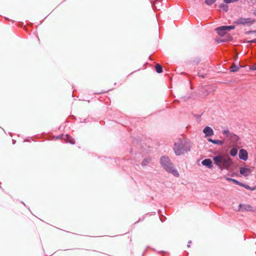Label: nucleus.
<instances>
[{
    "label": "nucleus",
    "mask_w": 256,
    "mask_h": 256,
    "mask_svg": "<svg viewBox=\"0 0 256 256\" xmlns=\"http://www.w3.org/2000/svg\"><path fill=\"white\" fill-rule=\"evenodd\" d=\"M214 164L221 170H230L233 164L232 158L228 155L218 154L213 157Z\"/></svg>",
    "instance_id": "f257e3e1"
},
{
    "label": "nucleus",
    "mask_w": 256,
    "mask_h": 256,
    "mask_svg": "<svg viewBox=\"0 0 256 256\" xmlns=\"http://www.w3.org/2000/svg\"><path fill=\"white\" fill-rule=\"evenodd\" d=\"M160 164L162 166L168 173L172 174L174 176L178 177L180 174L176 169L168 156H162L160 158Z\"/></svg>",
    "instance_id": "f03ea898"
},
{
    "label": "nucleus",
    "mask_w": 256,
    "mask_h": 256,
    "mask_svg": "<svg viewBox=\"0 0 256 256\" xmlns=\"http://www.w3.org/2000/svg\"><path fill=\"white\" fill-rule=\"evenodd\" d=\"M190 146L188 144L183 142L180 140L174 142V150L176 156H180L190 151Z\"/></svg>",
    "instance_id": "7ed1b4c3"
},
{
    "label": "nucleus",
    "mask_w": 256,
    "mask_h": 256,
    "mask_svg": "<svg viewBox=\"0 0 256 256\" xmlns=\"http://www.w3.org/2000/svg\"><path fill=\"white\" fill-rule=\"evenodd\" d=\"M235 26L234 25L230 26H218L216 28V31L217 34L221 37H222L226 34L228 32L234 29Z\"/></svg>",
    "instance_id": "20e7f679"
},
{
    "label": "nucleus",
    "mask_w": 256,
    "mask_h": 256,
    "mask_svg": "<svg viewBox=\"0 0 256 256\" xmlns=\"http://www.w3.org/2000/svg\"><path fill=\"white\" fill-rule=\"evenodd\" d=\"M255 20L250 18H240L238 19L234 22L237 24H242L243 26H250L252 25Z\"/></svg>",
    "instance_id": "39448f33"
},
{
    "label": "nucleus",
    "mask_w": 256,
    "mask_h": 256,
    "mask_svg": "<svg viewBox=\"0 0 256 256\" xmlns=\"http://www.w3.org/2000/svg\"><path fill=\"white\" fill-rule=\"evenodd\" d=\"M56 138L58 139L63 138L66 143H70L72 144H74L75 143L74 139L68 134L66 135H64L62 134H60L56 136Z\"/></svg>",
    "instance_id": "423d86ee"
},
{
    "label": "nucleus",
    "mask_w": 256,
    "mask_h": 256,
    "mask_svg": "<svg viewBox=\"0 0 256 256\" xmlns=\"http://www.w3.org/2000/svg\"><path fill=\"white\" fill-rule=\"evenodd\" d=\"M239 158L244 161H246L248 158V152L244 149H240L238 154Z\"/></svg>",
    "instance_id": "0eeeda50"
},
{
    "label": "nucleus",
    "mask_w": 256,
    "mask_h": 256,
    "mask_svg": "<svg viewBox=\"0 0 256 256\" xmlns=\"http://www.w3.org/2000/svg\"><path fill=\"white\" fill-rule=\"evenodd\" d=\"M252 172V170L250 168L242 166L240 168V173L245 177L248 176Z\"/></svg>",
    "instance_id": "6e6552de"
},
{
    "label": "nucleus",
    "mask_w": 256,
    "mask_h": 256,
    "mask_svg": "<svg viewBox=\"0 0 256 256\" xmlns=\"http://www.w3.org/2000/svg\"><path fill=\"white\" fill-rule=\"evenodd\" d=\"M240 210L242 211L254 212V208L249 204H240Z\"/></svg>",
    "instance_id": "1a4fd4ad"
},
{
    "label": "nucleus",
    "mask_w": 256,
    "mask_h": 256,
    "mask_svg": "<svg viewBox=\"0 0 256 256\" xmlns=\"http://www.w3.org/2000/svg\"><path fill=\"white\" fill-rule=\"evenodd\" d=\"M203 132L205 134L206 137H208L214 135V130L210 127L206 126L203 130Z\"/></svg>",
    "instance_id": "9d476101"
},
{
    "label": "nucleus",
    "mask_w": 256,
    "mask_h": 256,
    "mask_svg": "<svg viewBox=\"0 0 256 256\" xmlns=\"http://www.w3.org/2000/svg\"><path fill=\"white\" fill-rule=\"evenodd\" d=\"M232 40V37L230 34H226L225 37L222 38H217L216 41L218 43L230 42Z\"/></svg>",
    "instance_id": "9b49d317"
},
{
    "label": "nucleus",
    "mask_w": 256,
    "mask_h": 256,
    "mask_svg": "<svg viewBox=\"0 0 256 256\" xmlns=\"http://www.w3.org/2000/svg\"><path fill=\"white\" fill-rule=\"evenodd\" d=\"M202 164L208 168H210L212 167V162L210 158H206L202 162Z\"/></svg>",
    "instance_id": "f8f14e48"
},
{
    "label": "nucleus",
    "mask_w": 256,
    "mask_h": 256,
    "mask_svg": "<svg viewBox=\"0 0 256 256\" xmlns=\"http://www.w3.org/2000/svg\"><path fill=\"white\" fill-rule=\"evenodd\" d=\"M229 138L233 142H234V143H237L240 140V138L239 137L236 136V134H234V133H232V135L230 136V138Z\"/></svg>",
    "instance_id": "ddd939ff"
},
{
    "label": "nucleus",
    "mask_w": 256,
    "mask_h": 256,
    "mask_svg": "<svg viewBox=\"0 0 256 256\" xmlns=\"http://www.w3.org/2000/svg\"><path fill=\"white\" fill-rule=\"evenodd\" d=\"M151 161V158H146L143 160L142 162V166L144 167L146 166Z\"/></svg>",
    "instance_id": "4468645a"
},
{
    "label": "nucleus",
    "mask_w": 256,
    "mask_h": 256,
    "mask_svg": "<svg viewBox=\"0 0 256 256\" xmlns=\"http://www.w3.org/2000/svg\"><path fill=\"white\" fill-rule=\"evenodd\" d=\"M221 4L219 7L220 8L223 10L224 12H227L228 10V6L227 4Z\"/></svg>",
    "instance_id": "2eb2a0df"
},
{
    "label": "nucleus",
    "mask_w": 256,
    "mask_h": 256,
    "mask_svg": "<svg viewBox=\"0 0 256 256\" xmlns=\"http://www.w3.org/2000/svg\"><path fill=\"white\" fill-rule=\"evenodd\" d=\"M238 154V149L236 148H232L230 152V154L232 156H235Z\"/></svg>",
    "instance_id": "dca6fc26"
},
{
    "label": "nucleus",
    "mask_w": 256,
    "mask_h": 256,
    "mask_svg": "<svg viewBox=\"0 0 256 256\" xmlns=\"http://www.w3.org/2000/svg\"><path fill=\"white\" fill-rule=\"evenodd\" d=\"M232 133V132H230L228 129L224 130L222 131V134L228 138H230Z\"/></svg>",
    "instance_id": "f3484780"
},
{
    "label": "nucleus",
    "mask_w": 256,
    "mask_h": 256,
    "mask_svg": "<svg viewBox=\"0 0 256 256\" xmlns=\"http://www.w3.org/2000/svg\"><path fill=\"white\" fill-rule=\"evenodd\" d=\"M155 69L158 74H160L162 72V68L160 64H156V65Z\"/></svg>",
    "instance_id": "a211bd4d"
},
{
    "label": "nucleus",
    "mask_w": 256,
    "mask_h": 256,
    "mask_svg": "<svg viewBox=\"0 0 256 256\" xmlns=\"http://www.w3.org/2000/svg\"><path fill=\"white\" fill-rule=\"evenodd\" d=\"M239 70V66L236 65H234L230 68V71L232 72H236Z\"/></svg>",
    "instance_id": "6ab92c4d"
},
{
    "label": "nucleus",
    "mask_w": 256,
    "mask_h": 256,
    "mask_svg": "<svg viewBox=\"0 0 256 256\" xmlns=\"http://www.w3.org/2000/svg\"><path fill=\"white\" fill-rule=\"evenodd\" d=\"M213 144L218 145V146H222L224 144V142L223 140H213Z\"/></svg>",
    "instance_id": "aec40b11"
},
{
    "label": "nucleus",
    "mask_w": 256,
    "mask_h": 256,
    "mask_svg": "<svg viewBox=\"0 0 256 256\" xmlns=\"http://www.w3.org/2000/svg\"><path fill=\"white\" fill-rule=\"evenodd\" d=\"M216 0H205V3L208 6H211L216 2Z\"/></svg>",
    "instance_id": "412c9836"
},
{
    "label": "nucleus",
    "mask_w": 256,
    "mask_h": 256,
    "mask_svg": "<svg viewBox=\"0 0 256 256\" xmlns=\"http://www.w3.org/2000/svg\"><path fill=\"white\" fill-rule=\"evenodd\" d=\"M226 180L228 182H232L234 184H236V182L237 180H236V179H234V178H228V177L226 178Z\"/></svg>",
    "instance_id": "4be33fe9"
},
{
    "label": "nucleus",
    "mask_w": 256,
    "mask_h": 256,
    "mask_svg": "<svg viewBox=\"0 0 256 256\" xmlns=\"http://www.w3.org/2000/svg\"><path fill=\"white\" fill-rule=\"evenodd\" d=\"M239 0H224V2L226 4H230L238 2Z\"/></svg>",
    "instance_id": "5701e85b"
},
{
    "label": "nucleus",
    "mask_w": 256,
    "mask_h": 256,
    "mask_svg": "<svg viewBox=\"0 0 256 256\" xmlns=\"http://www.w3.org/2000/svg\"><path fill=\"white\" fill-rule=\"evenodd\" d=\"M243 187L248 190H254V188H252L248 185L246 184H244Z\"/></svg>",
    "instance_id": "b1692460"
},
{
    "label": "nucleus",
    "mask_w": 256,
    "mask_h": 256,
    "mask_svg": "<svg viewBox=\"0 0 256 256\" xmlns=\"http://www.w3.org/2000/svg\"><path fill=\"white\" fill-rule=\"evenodd\" d=\"M248 42L250 44L256 43V38L252 40H248Z\"/></svg>",
    "instance_id": "393cba45"
},
{
    "label": "nucleus",
    "mask_w": 256,
    "mask_h": 256,
    "mask_svg": "<svg viewBox=\"0 0 256 256\" xmlns=\"http://www.w3.org/2000/svg\"><path fill=\"white\" fill-rule=\"evenodd\" d=\"M244 184V183H242L238 180H237V182H236V184L242 186V187H243Z\"/></svg>",
    "instance_id": "a878e982"
},
{
    "label": "nucleus",
    "mask_w": 256,
    "mask_h": 256,
    "mask_svg": "<svg viewBox=\"0 0 256 256\" xmlns=\"http://www.w3.org/2000/svg\"><path fill=\"white\" fill-rule=\"evenodd\" d=\"M244 184V183H242L238 180H237V182H236V184L242 186V187H243Z\"/></svg>",
    "instance_id": "bb28decb"
},
{
    "label": "nucleus",
    "mask_w": 256,
    "mask_h": 256,
    "mask_svg": "<svg viewBox=\"0 0 256 256\" xmlns=\"http://www.w3.org/2000/svg\"><path fill=\"white\" fill-rule=\"evenodd\" d=\"M250 70H256V64L252 66L250 68Z\"/></svg>",
    "instance_id": "cd10ccee"
},
{
    "label": "nucleus",
    "mask_w": 256,
    "mask_h": 256,
    "mask_svg": "<svg viewBox=\"0 0 256 256\" xmlns=\"http://www.w3.org/2000/svg\"><path fill=\"white\" fill-rule=\"evenodd\" d=\"M198 76L200 77H202V78H204L206 77V74H201L200 72H198Z\"/></svg>",
    "instance_id": "c85d7f7f"
},
{
    "label": "nucleus",
    "mask_w": 256,
    "mask_h": 256,
    "mask_svg": "<svg viewBox=\"0 0 256 256\" xmlns=\"http://www.w3.org/2000/svg\"><path fill=\"white\" fill-rule=\"evenodd\" d=\"M213 140V139H212V138H208V140L209 142H212V144H213V143H214L213 140Z\"/></svg>",
    "instance_id": "c756f323"
},
{
    "label": "nucleus",
    "mask_w": 256,
    "mask_h": 256,
    "mask_svg": "<svg viewBox=\"0 0 256 256\" xmlns=\"http://www.w3.org/2000/svg\"><path fill=\"white\" fill-rule=\"evenodd\" d=\"M250 34H255V33H256V30H250Z\"/></svg>",
    "instance_id": "7c9ffc66"
},
{
    "label": "nucleus",
    "mask_w": 256,
    "mask_h": 256,
    "mask_svg": "<svg viewBox=\"0 0 256 256\" xmlns=\"http://www.w3.org/2000/svg\"><path fill=\"white\" fill-rule=\"evenodd\" d=\"M191 242H192V241H191V240H189V241L188 242V245H187V246H188V247H190V244Z\"/></svg>",
    "instance_id": "2f4dec72"
},
{
    "label": "nucleus",
    "mask_w": 256,
    "mask_h": 256,
    "mask_svg": "<svg viewBox=\"0 0 256 256\" xmlns=\"http://www.w3.org/2000/svg\"><path fill=\"white\" fill-rule=\"evenodd\" d=\"M245 34H250V30L245 32Z\"/></svg>",
    "instance_id": "473e14b6"
},
{
    "label": "nucleus",
    "mask_w": 256,
    "mask_h": 256,
    "mask_svg": "<svg viewBox=\"0 0 256 256\" xmlns=\"http://www.w3.org/2000/svg\"><path fill=\"white\" fill-rule=\"evenodd\" d=\"M105 92H106V91H102L100 92H98V93H97L98 94H102V93H104Z\"/></svg>",
    "instance_id": "72a5a7b5"
},
{
    "label": "nucleus",
    "mask_w": 256,
    "mask_h": 256,
    "mask_svg": "<svg viewBox=\"0 0 256 256\" xmlns=\"http://www.w3.org/2000/svg\"><path fill=\"white\" fill-rule=\"evenodd\" d=\"M16 142V141L14 140H12V144H15Z\"/></svg>",
    "instance_id": "f704fd0d"
},
{
    "label": "nucleus",
    "mask_w": 256,
    "mask_h": 256,
    "mask_svg": "<svg viewBox=\"0 0 256 256\" xmlns=\"http://www.w3.org/2000/svg\"><path fill=\"white\" fill-rule=\"evenodd\" d=\"M160 220L161 222H163L164 221V220L162 218H160Z\"/></svg>",
    "instance_id": "c9c22d12"
},
{
    "label": "nucleus",
    "mask_w": 256,
    "mask_h": 256,
    "mask_svg": "<svg viewBox=\"0 0 256 256\" xmlns=\"http://www.w3.org/2000/svg\"><path fill=\"white\" fill-rule=\"evenodd\" d=\"M254 14L256 16V10H255V11L254 12Z\"/></svg>",
    "instance_id": "e433bc0d"
},
{
    "label": "nucleus",
    "mask_w": 256,
    "mask_h": 256,
    "mask_svg": "<svg viewBox=\"0 0 256 256\" xmlns=\"http://www.w3.org/2000/svg\"><path fill=\"white\" fill-rule=\"evenodd\" d=\"M24 142H28L29 140H24Z\"/></svg>",
    "instance_id": "4c0bfd02"
},
{
    "label": "nucleus",
    "mask_w": 256,
    "mask_h": 256,
    "mask_svg": "<svg viewBox=\"0 0 256 256\" xmlns=\"http://www.w3.org/2000/svg\"><path fill=\"white\" fill-rule=\"evenodd\" d=\"M200 116L199 115V116H198V118H200Z\"/></svg>",
    "instance_id": "58836bf2"
},
{
    "label": "nucleus",
    "mask_w": 256,
    "mask_h": 256,
    "mask_svg": "<svg viewBox=\"0 0 256 256\" xmlns=\"http://www.w3.org/2000/svg\"><path fill=\"white\" fill-rule=\"evenodd\" d=\"M22 204H23L24 206H26L24 202H22Z\"/></svg>",
    "instance_id": "ea45409f"
},
{
    "label": "nucleus",
    "mask_w": 256,
    "mask_h": 256,
    "mask_svg": "<svg viewBox=\"0 0 256 256\" xmlns=\"http://www.w3.org/2000/svg\"><path fill=\"white\" fill-rule=\"evenodd\" d=\"M142 256H144V254H142Z\"/></svg>",
    "instance_id": "a19ab883"
}]
</instances>
